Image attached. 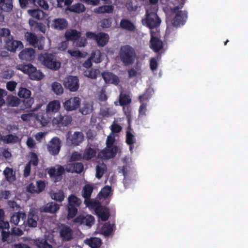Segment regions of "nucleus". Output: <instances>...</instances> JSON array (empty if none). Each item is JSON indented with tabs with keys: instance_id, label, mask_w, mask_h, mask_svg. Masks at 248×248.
Here are the masks:
<instances>
[{
	"instance_id": "obj_4",
	"label": "nucleus",
	"mask_w": 248,
	"mask_h": 248,
	"mask_svg": "<svg viewBox=\"0 0 248 248\" xmlns=\"http://www.w3.org/2000/svg\"><path fill=\"white\" fill-rule=\"evenodd\" d=\"M81 200L74 194H71L68 198L67 218L68 220L73 218L77 214L78 208L81 204Z\"/></svg>"
},
{
	"instance_id": "obj_45",
	"label": "nucleus",
	"mask_w": 248,
	"mask_h": 248,
	"mask_svg": "<svg viewBox=\"0 0 248 248\" xmlns=\"http://www.w3.org/2000/svg\"><path fill=\"white\" fill-rule=\"evenodd\" d=\"M52 90L57 95L62 94L63 92V89L62 85L57 82H54L51 84Z\"/></svg>"
},
{
	"instance_id": "obj_59",
	"label": "nucleus",
	"mask_w": 248,
	"mask_h": 248,
	"mask_svg": "<svg viewBox=\"0 0 248 248\" xmlns=\"http://www.w3.org/2000/svg\"><path fill=\"white\" fill-rule=\"evenodd\" d=\"M110 127L111 130V134H112L114 133H119L122 129V127L119 124H112Z\"/></svg>"
},
{
	"instance_id": "obj_60",
	"label": "nucleus",
	"mask_w": 248,
	"mask_h": 248,
	"mask_svg": "<svg viewBox=\"0 0 248 248\" xmlns=\"http://www.w3.org/2000/svg\"><path fill=\"white\" fill-rule=\"evenodd\" d=\"M23 234V231L19 228L13 227L11 229V235L21 236Z\"/></svg>"
},
{
	"instance_id": "obj_36",
	"label": "nucleus",
	"mask_w": 248,
	"mask_h": 248,
	"mask_svg": "<svg viewBox=\"0 0 248 248\" xmlns=\"http://www.w3.org/2000/svg\"><path fill=\"white\" fill-rule=\"evenodd\" d=\"M1 9L4 12H10L13 9L12 0H0Z\"/></svg>"
},
{
	"instance_id": "obj_2",
	"label": "nucleus",
	"mask_w": 248,
	"mask_h": 248,
	"mask_svg": "<svg viewBox=\"0 0 248 248\" xmlns=\"http://www.w3.org/2000/svg\"><path fill=\"white\" fill-rule=\"evenodd\" d=\"M38 59L43 65L51 70L56 71L61 67V63L57 59L56 54L42 53L39 55Z\"/></svg>"
},
{
	"instance_id": "obj_51",
	"label": "nucleus",
	"mask_w": 248,
	"mask_h": 248,
	"mask_svg": "<svg viewBox=\"0 0 248 248\" xmlns=\"http://www.w3.org/2000/svg\"><path fill=\"white\" fill-rule=\"evenodd\" d=\"M90 58L95 63H100L102 61L101 52L100 51L92 52Z\"/></svg>"
},
{
	"instance_id": "obj_26",
	"label": "nucleus",
	"mask_w": 248,
	"mask_h": 248,
	"mask_svg": "<svg viewBox=\"0 0 248 248\" xmlns=\"http://www.w3.org/2000/svg\"><path fill=\"white\" fill-rule=\"evenodd\" d=\"M109 38V36L107 33L101 32L97 33V39L95 41L98 46L103 47L107 44Z\"/></svg>"
},
{
	"instance_id": "obj_13",
	"label": "nucleus",
	"mask_w": 248,
	"mask_h": 248,
	"mask_svg": "<svg viewBox=\"0 0 248 248\" xmlns=\"http://www.w3.org/2000/svg\"><path fill=\"white\" fill-rule=\"evenodd\" d=\"M80 104V99L78 97H74L66 100L63 103V106L65 110L70 111L76 110Z\"/></svg>"
},
{
	"instance_id": "obj_7",
	"label": "nucleus",
	"mask_w": 248,
	"mask_h": 248,
	"mask_svg": "<svg viewBox=\"0 0 248 248\" xmlns=\"http://www.w3.org/2000/svg\"><path fill=\"white\" fill-rule=\"evenodd\" d=\"M93 187L90 184H86L83 187L82 196L84 199V203L89 208H94L99 202L94 199H91V195L93 192Z\"/></svg>"
},
{
	"instance_id": "obj_33",
	"label": "nucleus",
	"mask_w": 248,
	"mask_h": 248,
	"mask_svg": "<svg viewBox=\"0 0 248 248\" xmlns=\"http://www.w3.org/2000/svg\"><path fill=\"white\" fill-rule=\"evenodd\" d=\"M133 129L129 123V125L127 128L126 132V142L128 145H131L136 142L135 136L132 133Z\"/></svg>"
},
{
	"instance_id": "obj_57",
	"label": "nucleus",
	"mask_w": 248,
	"mask_h": 248,
	"mask_svg": "<svg viewBox=\"0 0 248 248\" xmlns=\"http://www.w3.org/2000/svg\"><path fill=\"white\" fill-rule=\"evenodd\" d=\"M72 1V0H57V6L58 7L62 8L64 6L70 5Z\"/></svg>"
},
{
	"instance_id": "obj_37",
	"label": "nucleus",
	"mask_w": 248,
	"mask_h": 248,
	"mask_svg": "<svg viewBox=\"0 0 248 248\" xmlns=\"http://www.w3.org/2000/svg\"><path fill=\"white\" fill-rule=\"evenodd\" d=\"M34 244L38 248H53L52 246L44 238L36 239L34 240Z\"/></svg>"
},
{
	"instance_id": "obj_47",
	"label": "nucleus",
	"mask_w": 248,
	"mask_h": 248,
	"mask_svg": "<svg viewBox=\"0 0 248 248\" xmlns=\"http://www.w3.org/2000/svg\"><path fill=\"white\" fill-rule=\"evenodd\" d=\"M19 140L18 137L16 135L9 134L4 137L3 140L6 143H16Z\"/></svg>"
},
{
	"instance_id": "obj_9",
	"label": "nucleus",
	"mask_w": 248,
	"mask_h": 248,
	"mask_svg": "<svg viewBox=\"0 0 248 248\" xmlns=\"http://www.w3.org/2000/svg\"><path fill=\"white\" fill-rule=\"evenodd\" d=\"M63 85L66 90L76 92L79 87V79L77 76H69L64 78Z\"/></svg>"
},
{
	"instance_id": "obj_29",
	"label": "nucleus",
	"mask_w": 248,
	"mask_h": 248,
	"mask_svg": "<svg viewBox=\"0 0 248 248\" xmlns=\"http://www.w3.org/2000/svg\"><path fill=\"white\" fill-rule=\"evenodd\" d=\"M60 208L59 205L54 202H51L47 203L42 208V211L46 213H54Z\"/></svg>"
},
{
	"instance_id": "obj_20",
	"label": "nucleus",
	"mask_w": 248,
	"mask_h": 248,
	"mask_svg": "<svg viewBox=\"0 0 248 248\" xmlns=\"http://www.w3.org/2000/svg\"><path fill=\"white\" fill-rule=\"evenodd\" d=\"M25 37L27 41L34 47H37L39 50L43 49V46L39 45L38 38L34 33L27 32L26 33Z\"/></svg>"
},
{
	"instance_id": "obj_3",
	"label": "nucleus",
	"mask_w": 248,
	"mask_h": 248,
	"mask_svg": "<svg viewBox=\"0 0 248 248\" xmlns=\"http://www.w3.org/2000/svg\"><path fill=\"white\" fill-rule=\"evenodd\" d=\"M16 68L24 73L29 75L30 78L32 80H40L44 77V74L31 63L26 64H19L16 65Z\"/></svg>"
},
{
	"instance_id": "obj_25",
	"label": "nucleus",
	"mask_w": 248,
	"mask_h": 248,
	"mask_svg": "<svg viewBox=\"0 0 248 248\" xmlns=\"http://www.w3.org/2000/svg\"><path fill=\"white\" fill-rule=\"evenodd\" d=\"M64 36L68 41H76L80 37L81 32L75 29H70L65 32Z\"/></svg>"
},
{
	"instance_id": "obj_16",
	"label": "nucleus",
	"mask_w": 248,
	"mask_h": 248,
	"mask_svg": "<svg viewBox=\"0 0 248 248\" xmlns=\"http://www.w3.org/2000/svg\"><path fill=\"white\" fill-rule=\"evenodd\" d=\"M73 222L80 224L91 226L94 222V217L92 215H79L73 219Z\"/></svg>"
},
{
	"instance_id": "obj_44",
	"label": "nucleus",
	"mask_w": 248,
	"mask_h": 248,
	"mask_svg": "<svg viewBox=\"0 0 248 248\" xmlns=\"http://www.w3.org/2000/svg\"><path fill=\"white\" fill-rule=\"evenodd\" d=\"M51 197L54 200L61 202L63 200L64 195L63 191L60 190L57 192H51Z\"/></svg>"
},
{
	"instance_id": "obj_6",
	"label": "nucleus",
	"mask_w": 248,
	"mask_h": 248,
	"mask_svg": "<svg viewBox=\"0 0 248 248\" xmlns=\"http://www.w3.org/2000/svg\"><path fill=\"white\" fill-rule=\"evenodd\" d=\"M145 16V18L142 20L143 25L150 29L157 28L160 26L161 20L155 12L146 10Z\"/></svg>"
},
{
	"instance_id": "obj_23",
	"label": "nucleus",
	"mask_w": 248,
	"mask_h": 248,
	"mask_svg": "<svg viewBox=\"0 0 248 248\" xmlns=\"http://www.w3.org/2000/svg\"><path fill=\"white\" fill-rule=\"evenodd\" d=\"M60 234L63 241H69L73 238V232L68 226H65L60 230Z\"/></svg>"
},
{
	"instance_id": "obj_46",
	"label": "nucleus",
	"mask_w": 248,
	"mask_h": 248,
	"mask_svg": "<svg viewBox=\"0 0 248 248\" xmlns=\"http://www.w3.org/2000/svg\"><path fill=\"white\" fill-rule=\"evenodd\" d=\"M111 191V187L109 186H104L99 193V197L100 199L102 198H106L108 197Z\"/></svg>"
},
{
	"instance_id": "obj_31",
	"label": "nucleus",
	"mask_w": 248,
	"mask_h": 248,
	"mask_svg": "<svg viewBox=\"0 0 248 248\" xmlns=\"http://www.w3.org/2000/svg\"><path fill=\"white\" fill-rule=\"evenodd\" d=\"M113 225L109 222L105 223L100 230V233L106 237L109 236L113 232Z\"/></svg>"
},
{
	"instance_id": "obj_30",
	"label": "nucleus",
	"mask_w": 248,
	"mask_h": 248,
	"mask_svg": "<svg viewBox=\"0 0 248 248\" xmlns=\"http://www.w3.org/2000/svg\"><path fill=\"white\" fill-rule=\"evenodd\" d=\"M120 27L122 29L130 31H134L136 28L134 24L127 19H123L121 20Z\"/></svg>"
},
{
	"instance_id": "obj_53",
	"label": "nucleus",
	"mask_w": 248,
	"mask_h": 248,
	"mask_svg": "<svg viewBox=\"0 0 248 248\" xmlns=\"http://www.w3.org/2000/svg\"><path fill=\"white\" fill-rule=\"evenodd\" d=\"M67 52L70 54L72 57H75L76 58H81L85 57V54L81 53L79 50H73L69 49Z\"/></svg>"
},
{
	"instance_id": "obj_32",
	"label": "nucleus",
	"mask_w": 248,
	"mask_h": 248,
	"mask_svg": "<svg viewBox=\"0 0 248 248\" xmlns=\"http://www.w3.org/2000/svg\"><path fill=\"white\" fill-rule=\"evenodd\" d=\"M85 243L91 248H99L102 244L100 239L97 237H92L85 241Z\"/></svg>"
},
{
	"instance_id": "obj_1",
	"label": "nucleus",
	"mask_w": 248,
	"mask_h": 248,
	"mask_svg": "<svg viewBox=\"0 0 248 248\" xmlns=\"http://www.w3.org/2000/svg\"><path fill=\"white\" fill-rule=\"evenodd\" d=\"M119 56L120 61L125 66L132 65L137 57L135 49L128 45L120 47Z\"/></svg>"
},
{
	"instance_id": "obj_27",
	"label": "nucleus",
	"mask_w": 248,
	"mask_h": 248,
	"mask_svg": "<svg viewBox=\"0 0 248 248\" xmlns=\"http://www.w3.org/2000/svg\"><path fill=\"white\" fill-rule=\"evenodd\" d=\"M28 13L30 16L38 20L43 19L46 16V13L39 9H29L28 10Z\"/></svg>"
},
{
	"instance_id": "obj_56",
	"label": "nucleus",
	"mask_w": 248,
	"mask_h": 248,
	"mask_svg": "<svg viewBox=\"0 0 248 248\" xmlns=\"http://www.w3.org/2000/svg\"><path fill=\"white\" fill-rule=\"evenodd\" d=\"M46 186L45 183L44 181L39 180L36 182L37 193H39L44 190Z\"/></svg>"
},
{
	"instance_id": "obj_63",
	"label": "nucleus",
	"mask_w": 248,
	"mask_h": 248,
	"mask_svg": "<svg viewBox=\"0 0 248 248\" xmlns=\"http://www.w3.org/2000/svg\"><path fill=\"white\" fill-rule=\"evenodd\" d=\"M17 83L14 81H10L6 84L7 89L10 91L13 92L16 88Z\"/></svg>"
},
{
	"instance_id": "obj_28",
	"label": "nucleus",
	"mask_w": 248,
	"mask_h": 248,
	"mask_svg": "<svg viewBox=\"0 0 248 248\" xmlns=\"http://www.w3.org/2000/svg\"><path fill=\"white\" fill-rule=\"evenodd\" d=\"M27 217V215L24 212H18L14 214L11 217L10 221L11 223H14L15 225H18L19 220L21 219L24 222Z\"/></svg>"
},
{
	"instance_id": "obj_61",
	"label": "nucleus",
	"mask_w": 248,
	"mask_h": 248,
	"mask_svg": "<svg viewBox=\"0 0 248 248\" xmlns=\"http://www.w3.org/2000/svg\"><path fill=\"white\" fill-rule=\"evenodd\" d=\"M24 104L26 108H30L32 105L34 103V99L33 97L25 98V100L23 101Z\"/></svg>"
},
{
	"instance_id": "obj_19",
	"label": "nucleus",
	"mask_w": 248,
	"mask_h": 248,
	"mask_svg": "<svg viewBox=\"0 0 248 248\" xmlns=\"http://www.w3.org/2000/svg\"><path fill=\"white\" fill-rule=\"evenodd\" d=\"M72 120V117L69 115L60 114L54 118L53 123L60 126H66L71 123Z\"/></svg>"
},
{
	"instance_id": "obj_43",
	"label": "nucleus",
	"mask_w": 248,
	"mask_h": 248,
	"mask_svg": "<svg viewBox=\"0 0 248 248\" xmlns=\"http://www.w3.org/2000/svg\"><path fill=\"white\" fill-rule=\"evenodd\" d=\"M131 102V99L129 95L121 93L119 95V103L122 106L127 105Z\"/></svg>"
},
{
	"instance_id": "obj_12",
	"label": "nucleus",
	"mask_w": 248,
	"mask_h": 248,
	"mask_svg": "<svg viewBox=\"0 0 248 248\" xmlns=\"http://www.w3.org/2000/svg\"><path fill=\"white\" fill-rule=\"evenodd\" d=\"M6 48L12 52H15L18 48L23 47V45L20 41L14 39L13 36L11 38L7 39L5 42Z\"/></svg>"
},
{
	"instance_id": "obj_15",
	"label": "nucleus",
	"mask_w": 248,
	"mask_h": 248,
	"mask_svg": "<svg viewBox=\"0 0 248 248\" xmlns=\"http://www.w3.org/2000/svg\"><path fill=\"white\" fill-rule=\"evenodd\" d=\"M96 215L103 221H107L109 217V210L106 207L102 206L99 204H97L94 207Z\"/></svg>"
},
{
	"instance_id": "obj_35",
	"label": "nucleus",
	"mask_w": 248,
	"mask_h": 248,
	"mask_svg": "<svg viewBox=\"0 0 248 248\" xmlns=\"http://www.w3.org/2000/svg\"><path fill=\"white\" fill-rule=\"evenodd\" d=\"M29 24L31 28H34L35 30L40 31L42 32H44L45 31V26L42 23L38 22L32 19H30Z\"/></svg>"
},
{
	"instance_id": "obj_34",
	"label": "nucleus",
	"mask_w": 248,
	"mask_h": 248,
	"mask_svg": "<svg viewBox=\"0 0 248 248\" xmlns=\"http://www.w3.org/2000/svg\"><path fill=\"white\" fill-rule=\"evenodd\" d=\"M68 9L71 12L80 14L85 11L86 8L82 3H78L71 5Z\"/></svg>"
},
{
	"instance_id": "obj_62",
	"label": "nucleus",
	"mask_w": 248,
	"mask_h": 248,
	"mask_svg": "<svg viewBox=\"0 0 248 248\" xmlns=\"http://www.w3.org/2000/svg\"><path fill=\"white\" fill-rule=\"evenodd\" d=\"M115 141V138L114 137L112 136L111 134H110L109 136H108L107 140H106V144H107V147L109 146V147H117L116 146L113 145V143Z\"/></svg>"
},
{
	"instance_id": "obj_22",
	"label": "nucleus",
	"mask_w": 248,
	"mask_h": 248,
	"mask_svg": "<svg viewBox=\"0 0 248 248\" xmlns=\"http://www.w3.org/2000/svg\"><path fill=\"white\" fill-rule=\"evenodd\" d=\"M101 75L106 83L117 85L119 82L118 77L111 72H104L101 74Z\"/></svg>"
},
{
	"instance_id": "obj_50",
	"label": "nucleus",
	"mask_w": 248,
	"mask_h": 248,
	"mask_svg": "<svg viewBox=\"0 0 248 248\" xmlns=\"http://www.w3.org/2000/svg\"><path fill=\"white\" fill-rule=\"evenodd\" d=\"M93 106L89 103H84L80 108V112L83 115L90 113L92 111Z\"/></svg>"
},
{
	"instance_id": "obj_54",
	"label": "nucleus",
	"mask_w": 248,
	"mask_h": 248,
	"mask_svg": "<svg viewBox=\"0 0 248 248\" xmlns=\"http://www.w3.org/2000/svg\"><path fill=\"white\" fill-rule=\"evenodd\" d=\"M112 24L111 18H104L101 20L100 26L103 28H108L110 27Z\"/></svg>"
},
{
	"instance_id": "obj_41",
	"label": "nucleus",
	"mask_w": 248,
	"mask_h": 248,
	"mask_svg": "<svg viewBox=\"0 0 248 248\" xmlns=\"http://www.w3.org/2000/svg\"><path fill=\"white\" fill-rule=\"evenodd\" d=\"M84 166L81 162H73L69 164L66 170H84Z\"/></svg>"
},
{
	"instance_id": "obj_18",
	"label": "nucleus",
	"mask_w": 248,
	"mask_h": 248,
	"mask_svg": "<svg viewBox=\"0 0 248 248\" xmlns=\"http://www.w3.org/2000/svg\"><path fill=\"white\" fill-rule=\"evenodd\" d=\"M35 50L32 48L23 49L19 54V58L22 60L31 61L35 58Z\"/></svg>"
},
{
	"instance_id": "obj_40",
	"label": "nucleus",
	"mask_w": 248,
	"mask_h": 248,
	"mask_svg": "<svg viewBox=\"0 0 248 248\" xmlns=\"http://www.w3.org/2000/svg\"><path fill=\"white\" fill-rule=\"evenodd\" d=\"M100 75V72L98 69H91L84 72V76L91 79H96Z\"/></svg>"
},
{
	"instance_id": "obj_21",
	"label": "nucleus",
	"mask_w": 248,
	"mask_h": 248,
	"mask_svg": "<svg viewBox=\"0 0 248 248\" xmlns=\"http://www.w3.org/2000/svg\"><path fill=\"white\" fill-rule=\"evenodd\" d=\"M150 44V48L155 52H159L163 48V44L162 41L153 35H151Z\"/></svg>"
},
{
	"instance_id": "obj_11",
	"label": "nucleus",
	"mask_w": 248,
	"mask_h": 248,
	"mask_svg": "<svg viewBox=\"0 0 248 248\" xmlns=\"http://www.w3.org/2000/svg\"><path fill=\"white\" fill-rule=\"evenodd\" d=\"M68 25V21L65 18H56L50 22L49 27L55 30L62 31L66 29Z\"/></svg>"
},
{
	"instance_id": "obj_17",
	"label": "nucleus",
	"mask_w": 248,
	"mask_h": 248,
	"mask_svg": "<svg viewBox=\"0 0 248 248\" xmlns=\"http://www.w3.org/2000/svg\"><path fill=\"white\" fill-rule=\"evenodd\" d=\"M39 220L38 212L36 210L31 209L28 214L27 225L30 227H36Z\"/></svg>"
},
{
	"instance_id": "obj_55",
	"label": "nucleus",
	"mask_w": 248,
	"mask_h": 248,
	"mask_svg": "<svg viewBox=\"0 0 248 248\" xmlns=\"http://www.w3.org/2000/svg\"><path fill=\"white\" fill-rule=\"evenodd\" d=\"M11 235V232H6L4 230L1 231V236L2 241L3 242H7L8 243H10L11 241H10L9 237Z\"/></svg>"
},
{
	"instance_id": "obj_52",
	"label": "nucleus",
	"mask_w": 248,
	"mask_h": 248,
	"mask_svg": "<svg viewBox=\"0 0 248 248\" xmlns=\"http://www.w3.org/2000/svg\"><path fill=\"white\" fill-rule=\"evenodd\" d=\"M7 181L12 183L16 180V171H3Z\"/></svg>"
},
{
	"instance_id": "obj_38",
	"label": "nucleus",
	"mask_w": 248,
	"mask_h": 248,
	"mask_svg": "<svg viewBox=\"0 0 248 248\" xmlns=\"http://www.w3.org/2000/svg\"><path fill=\"white\" fill-rule=\"evenodd\" d=\"M60 108V103L59 101L54 100L48 103L46 107V111L57 112Z\"/></svg>"
},
{
	"instance_id": "obj_14",
	"label": "nucleus",
	"mask_w": 248,
	"mask_h": 248,
	"mask_svg": "<svg viewBox=\"0 0 248 248\" xmlns=\"http://www.w3.org/2000/svg\"><path fill=\"white\" fill-rule=\"evenodd\" d=\"M117 152V147H107L98 154V156L103 159H108L115 156Z\"/></svg>"
},
{
	"instance_id": "obj_48",
	"label": "nucleus",
	"mask_w": 248,
	"mask_h": 248,
	"mask_svg": "<svg viewBox=\"0 0 248 248\" xmlns=\"http://www.w3.org/2000/svg\"><path fill=\"white\" fill-rule=\"evenodd\" d=\"M20 98H27L31 95V92L26 88H20L17 93Z\"/></svg>"
},
{
	"instance_id": "obj_42",
	"label": "nucleus",
	"mask_w": 248,
	"mask_h": 248,
	"mask_svg": "<svg viewBox=\"0 0 248 248\" xmlns=\"http://www.w3.org/2000/svg\"><path fill=\"white\" fill-rule=\"evenodd\" d=\"M96 150L91 147L87 148L85 149L83 157L87 160L90 159L96 155Z\"/></svg>"
},
{
	"instance_id": "obj_24",
	"label": "nucleus",
	"mask_w": 248,
	"mask_h": 248,
	"mask_svg": "<svg viewBox=\"0 0 248 248\" xmlns=\"http://www.w3.org/2000/svg\"><path fill=\"white\" fill-rule=\"evenodd\" d=\"M113 10L114 6L111 4H105L94 8L93 12L96 14H111Z\"/></svg>"
},
{
	"instance_id": "obj_58",
	"label": "nucleus",
	"mask_w": 248,
	"mask_h": 248,
	"mask_svg": "<svg viewBox=\"0 0 248 248\" xmlns=\"http://www.w3.org/2000/svg\"><path fill=\"white\" fill-rule=\"evenodd\" d=\"M11 195L10 190H1L0 191V200H7Z\"/></svg>"
},
{
	"instance_id": "obj_64",
	"label": "nucleus",
	"mask_w": 248,
	"mask_h": 248,
	"mask_svg": "<svg viewBox=\"0 0 248 248\" xmlns=\"http://www.w3.org/2000/svg\"><path fill=\"white\" fill-rule=\"evenodd\" d=\"M86 36L89 40L96 41V40L97 39V33L93 32L87 31L86 33Z\"/></svg>"
},
{
	"instance_id": "obj_39",
	"label": "nucleus",
	"mask_w": 248,
	"mask_h": 248,
	"mask_svg": "<svg viewBox=\"0 0 248 248\" xmlns=\"http://www.w3.org/2000/svg\"><path fill=\"white\" fill-rule=\"evenodd\" d=\"M7 105L9 107H17L20 103V100L16 96H8L6 99Z\"/></svg>"
},
{
	"instance_id": "obj_8",
	"label": "nucleus",
	"mask_w": 248,
	"mask_h": 248,
	"mask_svg": "<svg viewBox=\"0 0 248 248\" xmlns=\"http://www.w3.org/2000/svg\"><path fill=\"white\" fill-rule=\"evenodd\" d=\"M66 142L69 145L77 146L82 142L84 140V135L81 132L69 131L66 135Z\"/></svg>"
},
{
	"instance_id": "obj_5",
	"label": "nucleus",
	"mask_w": 248,
	"mask_h": 248,
	"mask_svg": "<svg viewBox=\"0 0 248 248\" xmlns=\"http://www.w3.org/2000/svg\"><path fill=\"white\" fill-rule=\"evenodd\" d=\"M187 18V12L186 11H180L174 16H169L167 14L166 22L168 26L172 25L174 27H179L184 25Z\"/></svg>"
},
{
	"instance_id": "obj_10",
	"label": "nucleus",
	"mask_w": 248,
	"mask_h": 248,
	"mask_svg": "<svg viewBox=\"0 0 248 248\" xmlns=\"http://www.w3.org/2000/svg\"><path fill=\"white\" fill-rule=\"evenodd\" d=\"M61 141L58 137L53 138L47 144V149L52 155L59 154L61 148Z\"/></svg>"
},
{
	"instance_id": "obj_49",
	"label": "nucleus",
	"mask_w": 248,
	"mask_h": 248,
	"mask_svg": "<svg viewBox=\"0 0 248 248\" xmlns=\"http://www.w3.org/2000/svg\"><path fill=\"white\" fill-rule=\"evenodd\" d=\"M0 36L4 38L5 42L7 39L11 38L13 35L11 34V31L9 29L3 28L0 29Z\"/></svg>"
}]
</instances>
